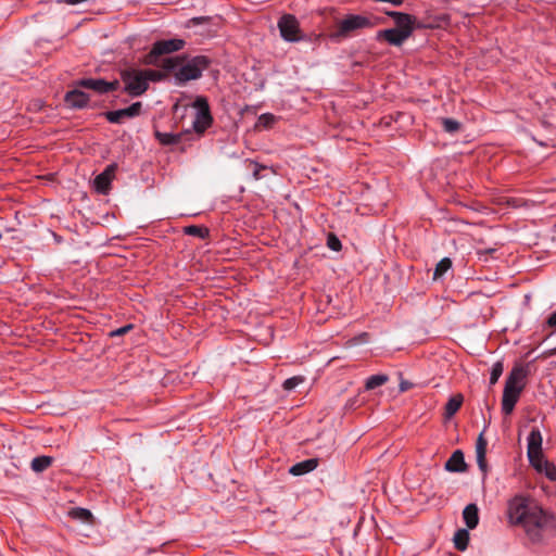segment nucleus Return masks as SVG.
Wrapping results in <instances>:
<instances>
[{"instance_id":"1","label":"nucleus","mask_w":556,"mask_h":556,"mask_svg":"<svg viewBox=\"0 0 556 556\" xmlns=\"http://www.w3.org/2000/svg\"><path fill=\"white\" fill-rule=\"evenodd\" d=\"M511 523L521 526L531 541L541 539V531L547 523V516L535 503L525 496H515L508 505Z\"/></svg>"},{"instance_id":"2","label":"nucleus","mask_w":556,"mask_h":556,"mask_svg":"<svg viewBox=\"0 0 556 556\" xmlns=\"http://www.w3.org/2000/svg\"><path fill=\"white\" fill-rule=\"evenodd\" d=\"M542 434L538 428H532L528 437L527 455L530 465L548 480L556 481V466L548 462L542 451Z\"/></svg>"},{"instance_id":"3","label":"nucleus","mask_w":556,"mask_h":556,"mask_svg":"<svg viewBox=\"0 0 556 556\" xmlns=\"http://www.w3.org/2000/svg\"><path fill=\"white\" fill-rule=\"evenodd\" d=\"M528 369L525 366H515L506 378L502 399V409L506 415L513 413L516 403L526 386Z\"/></svg>"},{"instance_id":"4","label":"nucleus","mask_w":556,"mask_h":556,"mask_svg":"<svg viewBox=\"0 0 556 556\" xmlns=\"http://www.w3.org/2000/svg\"><path fill=\"white\" fill-rule=\"evenodd\" d=\"M384 16H389L393 20L394 26L384 29V41H388L393 46H401L414 30L415 17L396 11H391L384 8Z\"/></svg>"},{"instance_id":"5","label":"nucleus","mask_w":556,"mask_h":556,"mask_svg":"<svg viewBox=\"0 0 556 556\" xmlns=\"http://www.w3.org/2000/svg\"><path fill=\"white\" fill-rule=\"evenodd\" d=\"M380 18L372 15L349 14L338 22L332 38H345L354 35L357 30L371 28L378 25Z\"/></svg>"},{"instance_id":"6","label":"nucleus","mask_w":556,"mask_h":556,"mask_svg":"<svg viewBox=\"0 0 556 556\" xmlns=\"http://www.w3.org/2000/svg\"><path fill=\"white\" fill-rule=\"evenodd\" d=\"M211 60L205 55H197L180 64L174 73L176 85L182 86L190 80L199 79L202 73L208 68Z\"/></svg>"},{"instance_id":"7","label":"nucleus","mask_w":556,"mask_h":556,"mask_svg":"<svg viewBox=\"0 0 556 556\" xmlns=\"http://www.w3.org/2000/svg\"><path fill=\"white\" fill-rule=\"evenodd\" d=\"M119 75L124 84V92L131 97H139L149 88L142 70L126 68L121 71Z\"/></svg>"},{"instance_id":"8","label":"nucleus","mask_w":556,"mask_h":556,"mask_svg":"<svg viewBox=\"0 0 556 556\" xmlns=\"http://www.w3.org/2000/svg\"><path fill=\"white\" fill-rule=\"evenodd\" d=\"M185 45V40L179 38L157 40L153 43L150 52L144 56V63L155 65L159 56L179 51Z\"/></svg>"},{"instance_id":"9","label":"nucleus","mask_w":556,"mask_h":556,"mask_svg":"<svg viewBox=\"0 0 556 556\" xmlns=\"http://www.w3.org/2000/svg\"><path fill=\"white\" fill-rule=\"evenodd\" d=\"M193 106L198 110L192 127L195 132L203 134L213 123L210 105L205 97L199 96L193 102Z\"/></svg>"},{"instance_id":"10","label":"nucleus","mask_w":556,"mask_h":556,"mask_svg":"<svg viewBox=\"0 0 556 556\" xmlns=\"http://www.w3.org/2000/svg\"><path fill=\"white\" fill-rule=\"evenodd\" d=\"M278 29L283 40L289 42H295L301 39L300 37V24L296 17L292 14H285L278 21Z\"/></svg>"},{"instance_id":"11","label":"nucleus","mask_w":556,"mask_h":556,"mask_svg":"<svg viewBox=\"0 0 556 556\" xmlns=\"http://www.w3.org/2000/svg\"><path fill=\"white\" fill-rule=\"evenodd\" d=\"M142 104L141 102H135L128 108L116 110V111H108L104 113L105 118L112 124H121L126 118H132L141 113Z\"/></svg>"},{"instance_id":"12","label":"nucleus","mask_w":556,"mask_h":556,"mask_svg":"<svg viewBox=\"0 0 556 556\" xmlns=\"http://www.w3.org/2000/svg\"><path fill=\"white\" fill-rule=\"evenodd\" d=\"M115 169L116 165L111 164L106 166V168L101 174L96 176L93 180V186L97 192L101 194L108 193L111 187L112 179L114 177Z\"/></svg>"},{"instance_id":"13","label":"nucleus","mask_w":556,"mask_h":556,"mask_svg":"<svg viewBox=\"0 0 556 556\" xmlns=\"http://www.w3.org/2000/svg\"><path fill=\"white\" fill-rule=\"evenodd\" d=\"M64 101L72 109H83L89 102V94L79 89H74L65 93Z\"/></svg>"},{"instance_id":"14","label":"nucleus","mask_w":556,"mask_h":556,"mask_svg":"<svg viewBox=\"0 0 556 556\" xmlns=\"http://www.w3.org/2000/svg\"><path fill=\"white\" fill-rule=\"evenodd\" d=\"M444 468L450 472L466 471L467 464L465 463L464 453L460 450L454 451L451 457L446 460Z\"/></svg>"},{"instance_id":"15","label":"nucleus","mask_w":556,"mask_h":556,"mask_svg":"<svg viewBox=\"0 0 556 556\" xmlns=\"http://www.w3.org/2000/svg\"><path fill=\"white\" fill-rule=\"evenodd\" d=\"M484 431H485V428L483 429V431L479 434V437L477 439L476 456H477L478 467L481 469V471H483L485 473L488 470V465H486V460H485L488 442L484 439Z\"/></svg>"},{"instance_id":"16","label":"nucleus","mask_w":556,"mask_h":556,"mask_svg":"<svg viewBox=\"0 0 556 556\" xmlns=\"http://www.w3.org/2000/svg\"><path fill=\"white\" fill-rule=\"evenodd\" d=\"M317 466H318V459L309 458V459H305L303 462L294 464L289 469V472L293 476H302V475L313 471Z\"/></svg>"},{"instance_id":"17","label":"nucleus","mask_w":556,"mask_h":556,"mask_svg":"<svg viewBox=\"0 0 556 556\" xmlns=\"http://www.w3.org/2000/svg\"><path fill=\"white\" fill-rule=\"evenodd\" d=\"M463 518L468 529H475L479 523V509L476 504H469L463 511Z\"/></svg>"},{"instance_id":"18","label":"nucleus","mask_w":556,"mask_h":556,"mask_svg":"<svg viewBox=\"0 0 556 556\" xmlns=\"http://www.w3.org/2000/svg\"><path fill=\"white\" fill-rule=\"evenodd\" d=\"M104 83L103 78H83L76 83V86L104 94Z\"/></svg>"},{"instance_id":"19","label":"nucleus","mask_w":556,"mask_h":556,"mask_svg":"<svg viewBox=\"0 0 556 556\" xmlns=\"http://www.w3.org/2000/svg\"><path fill=\"white\" fill-rule=\"evenodd\" d=\"M464 402V396L460 393L453 395L445 405V417H453L460 408Z\"/></svg>"},{"instance_id":"20","label":"nucleus","mask_w":556,"mask_h":556,"mask_svg":"<svg viewBox=\"0 0 556 556\" xmlns=\"http://www.w3.org/2000/svg\"><path fill=\"white\" fill-rule=\"evenodd\" d=\"M53 463V457L51 456H46V455H42V456H37L35 457L33 460H31V469L36 472H42L45 471L47 468H49L51 466V464Z\"/></svg>"},{"instance_id":"21","label":"nucleus","mask_w":556,"mask_h":556,"mask_svg":"<svg viewBox=\"0 0 556 556\" xmlns=\"http://www.w3.org/2000/svg\"><path fill=\"white\" fill-rule=\"evenodd\" d=\"M453 542L456 549L465 551L469 543V532L465 529L457 530L454 534Z\"/></svg>"},{"instance_id":"22","label":"nucleus","mask_w":556,"mask_h":556,"mask_svg":"<svg viewBox=\"0 0 556 556\" xmlns=\"http://www.w3.org/2000/svg\"><path fill=\"white\" fill-rule=\"evenodd\" d=\"M184 232L189 236L206 239L210 236V230L205 226L190 225L184 228Z\"/></svg>"},{"instance_id":"23","label":"nucleus","mask_w":556,"mask_h":556,"mask_svg":"<svg viewBox=\"0 0 556 556\" xmlns=\"http://www.w3.org/2000/svg\"><path fill=\"white\" fill-rule=\"evenodd\" d=\"M70 517L76 520H80L83 522H90L92 519V514L87 508L76 507L70 510Z\"/></svg>"},{"instance_id":"24","label":"nucleus","mask_w":556,"mask_h":556,"mask_svg":"<svg viewBox=\"0 0 556 556\" xmlns=\"http://www.w3.org/2000/svg\"><path fill=\"white\" fill-rule=\"evenodd\" d=\"M186 60L185 56H180V55H177V56H170V58H165L162 63H161V67L165 71V72H170V71H174V70H178V66Z\"/></svg>"},{"instance_id":"25","label":"nucleus","mask_w":556,"mask_h":556,"mask_svg":"<svg viewBox=\"0 0 556 556\" xmlns=\"http://www.w3.org/2000/svg\"><path fill=\"white\" fill-rule=\"evenodd\" d=\"M452 267V261L448 257L442 258L435 266L433 280H438Z\"/></svg>"},{"instance_id":"26","label":"nucleus","mask_w":556,"mask_h":556,"mask_svg":"<svg viewBox=\"0 0 556 556\" xmlns=\"http://www.w3.org/2000/svg\"><path fill=\"white\" fill-rule=\"evenodd\" d=\"M155 136H156L157 140L160 141V143H162L164 146L176 144L180 140V135H176V134H172V132L156 131Z\"/></svg>"},{"instance_id":"27","label":"nucleus","mask_w":556,"mask_h":556,"mask_svg":"<svg viewBox=\"0 0 556 556\" xmlns=\"http://www.w3.org/2000/svg\"><path fill=\"white\" fill-rule=\"evenodd\" d=\"M146 81L149 85V81H162L166 78V73L163 71H156V70H142Z\"/></svg>"},{"instance_id":"28","label":"nucleus","mask_w":556,"mask_h":556,"mask_svg":"<svg viewBox=\"0 0 556 556\" xmlns=\"http://www.w3.org/2000/svg\"><path fill=\"white\" fill-rule=\"evenodd\" d=\"M443 129L448 134H455L460 129V123L453 118H442Z\"/></svg>"},{"instance_id":"29","label":"nucleus","mask_w":556,"mask_h":556,"mask_svg":"<svg viewBox=\"0 0 556 556\" xmlns=\"http://www.w3.org/2000/svg\"><path fill=\"white\" fill-rule=\"evenodd\" d=\"M503 370L504 366L502 362H496L493 364L490 377V386H494L498 381L500 377L503 374Z\"/></svg>"},{"instance_id":"30","label":"nucleus","mask_w":556,"mask_h":556,"mask_svg":"<svg viewBox=\"0 0 556 556\" xmlns=\"http://www.w3.org/2000/svg\"><path fill=\"white\" fill-rule=\"evenodd\" d=\"M327 247L336 252H339L342 249L340 239L332 232L327 236Z\"/></svg>"},{"instance_id":"31","label":"nucleus","mask_w":556,"mask_h":556,"mask_svg":"<svg viewBox=\"0 0 556 556\" xmlns=\"http://www.w3.org/2000/svg\"><path fill=\"white\" fill-rule=\"evenodd\" d=\"M382 386V374H377V375H374L371 377H369L367 380H366V383H365V389L366 390H372L377 387H380Z\"/></svg>"},{"instance_id":"32","label":"nucleus","mask_w":556,"mask_h":556,"mask_svg":"<svg viewBox=\"0 0 556 556\" xmlns=\"http://www.w3.org/2000/svg\"><path fill=\"white\" fill-rule=\"evenodd\" d=\"M303 381H304L303 377L294 376V377H291V378H288L287 380H285L282 387H283L285 390L291 391L295 387H298L300 383H302Z\"/></svg>"},{"instance_id":"33","label":"nucleus","mask_w":556,"mask_h":556,"mask_svg":"<svg viewBox=\"0 0 556 556\" xmlns=\"http://www.w3.org/2000/svg\"><path fill=\"white\" fill-rule=\"evenodd\" d=\"M132 325L131 324H128L126 326H123L121 328H117L115 330H112L110 332V337H118V336H123L125 333H127L130 329H132Z\"/></svg>"},{"instance_id":"34","label":"nucleus","mask_w":556,"mask_h":556,"mask_svg":"<svg viewBox=\"0 0 556 556\" xmlns=\"http://www.w3.org/2000/svg\"><path fill=\"white\" fill-rule=\"evenodd\" d=\"M396 376H397V379L400 380L397 393L405 392V391L409 390L413 387V383H410V382H408L406 380H403L401 378V374L400 372H396Z\"/></svg>"},{"instance_id":"35","label":"nucleus","mask_w":556,"mask_h":556,"mask_svg":"<svg viewBox=\"0 0 556 556\" xmlns=\"http://www.w3.org/2000/svg\"><path fill=\"white\" fill-rule=\"evenodd\" d=\"M119 87V81L118 80H113V81H106L104 83V93H109L111 91H115L117 90Z\"/></svg>"},{"instance_id":"36","label":"nucleus","mask_w":556,"mask_h":556,"mask_svg":"<svg viewBox=\"0 0 556 556\" xmlns=\"http://www.w3.org/2000/svg\"><path fill=\"white\" fill-rule=\"evenodd\" d=\"M274 121H275L274 115H273V114H269V113H267V114H263V115H261V117H260V122H261V123H263V124H264V126H266V127H267V126H270V125L274 123Z\"/></svg>"},{"instance_id":"37","label":"nucleus","mask_w":556,"mask_h":556,"mask_svg":"<svg viewBox=\"0 0 556 556\" xmlns=\"http://www.w3.org/2000/svg\"><path fill=\"white\" fill-rule=\"evenodd\" d=\"M252 164H253V166H254V169H253V177H254L255 179H260V178H261V170H262V169H265V166L260 165L258 163H255V162H253Z\"/></svg>"},{"instance_id":"38","label":"nucleus","mask_w":556,"mask_h":556,"mask_svg":"<svg viewBox=\"0 0 556 556\" xmlns=\"http://www.w3.org/2000/svg\"><path fill=\"white\" fill-rule=\"evenodd\" d=\"M547 324L551 327H556V311L553 314H551V316L547 319Z\"/></svg>"},{"instance_id":"39","label":"nucleus","mask_w":556,"mask_h":556,"mask_svg":"<svg viewBox=\"0 0 556 556\" xmlns=\"http://www.w3.org/2000/svg\"><path fill=\"white\" fill-rule=\"evenodd\" d=\"M404 0H384V3H390L394 7H399L403 3Z\"/></svg>"},{"instance_id":"40","label":"nucleus","mask_w":556,"mask_h":556,"mask_svg":"<svg viewBox=\"0 0 556 556\" xmlns=\"http://www.w3.org/2000/svg\"><path fill=\"white\" fill-rule=\"evenodd\" d=\"M495 251H496L495 249L479 250L478 254L479 255H486V254H491V253H493Z\"/></svg>"},{"instance_id":"41","label":"nucleus","mask_w":556,"mask_h":556,"mask_svg":"<svg viewBox=\"0 0 556 556\" xmlns=\"http://www.w3.org/2000/svg\"><path fill=\"white\" fill-rule=\"evenodd\" d=\"M377 38H382V29L377 31Z\"/></svg>"},{"instance_id":"42","label":"nucleus","mask_w":556,"mask_h":556,"mask_svg":"<svg viewBox=\"0 0 556 556\" xmlns=\"http://www.w3.org/2000/svg\"><path fill=\"white\" fill-rule=\"evenodd\" d=\"M397 393H393L392 391L390 392V395L392 396H396Z\"/></svg>"},{"instance_id":"43","label":"nucleus","mask_w":556,"mask_h":556,"mask_svg":"<svg viewBox=\"0 0 556 556\" xmlns=\"http://www.w3.org/2000/svg\"><path fill=\"white\" fill-rule=\"evenodd\" d=\"M383 381H384V383L388 381V377L387 376H384Z\"/></svg>"}]
</instances>
